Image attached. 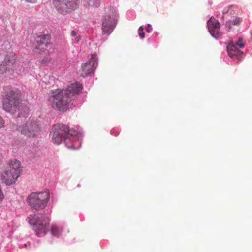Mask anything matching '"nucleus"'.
<instances>
[{"instance_id": "f257e3e1", "label": "nucleus", "mask_w": 252, "mask_h": 252, "mask_svg": "<svg viewBox=\"0 0 252 252\" xmlns=\"http://www.w3.org/2000/svg\"><path fill=\"white\" fill-rule=\"evenodd\" d=\"M63 140L68 148L77 149L80 146V142L77 131L70 130L68 126L65 125H56L52 129V141L55 144L59 145Z\"/></svg>"}, {"instance_id": "f03ea898", "label": "nucleus", "mask_w": 252, "mask_h": 252, "mask_svg": "<svg viewBox=\"0 0 252 252\" xmlns=\"http://www.w3.org/2000/svg\"><path fill=\"white\" fill-rule=\"evenodd\" d=\"M21 171L20 162L15 159L11 160L8 167L1 174L2 183L8 186L15 184L20 176Z\"/></svg>"}, {"instance_id": "7ed1b4c3", "label": "nucleus", "mask_w": 252, "mask_h": 252, "mask_svg": "<svg viewBox=\"0 0 252 252\" xmlns=\"http://www.w3.org/2000/svg\"><path fill=\"white\" fill-rule=\"evenodd\" d=\"M69 99L63 90L57 89L52 92L49 101L53 108L61 111H65L69 107Z\"/></svg>"}, {"instance_id": "20e7f679", "label": "nucleus", "mask_w": 252, "mask_h": 252, "mask_svg": "<svg viewBox=\"0 0 252 252\" xmlns=\"http://www.w3.org/2000/svg\"><path fill=\"white\" fill-rule=\"evenodd\" d=\"M50 193L47 191L35 192L31 193L27 197V203L36 210L44 209L49 200Z\"/></svg>"}, {"instance_id": "39448f33", "label": "nucleus", "mask_w": 252, "mask_h": 252, "mask_svg": "<svg viewBox=\"0 0 252 252\" xmlns=\"http://www.w3.org/2000/svg\"><path fill=\"white\" fill-rule=\"evenodd\" d=\"M21 100L13 90L7 91L3 100V108L6 111L13 113L19 108Z\"/></svg>"}, {"instance_id": "423d86ee", "label": "nucleus", "mask_w": 252, "mask_h": 252, "mask_svg": "<svg viewBox=\"0 0 252 252\" xmlns=\"http://www.w3.org/2000/svg\"><path fill=\"white\" fill-rule=\"evenodd\" d=\"M18 130L25 136L33 138L38 135L41 131V128L36 121L29 120L25 124L19 126Z\"/></svg>"}, {"instance_id": "0eeeda50", "label": "nucleus", "mask_w": 252, "mask_h": 252, "mask_svg": "<svg viewBox=\"0 0 252 252\" xmlns=\"http://www.w3.org/2000/svg\"><path fill=\"white\" fill-rule=\"evenodd\" d=\"M49 219L47 217H39L33 215L29 218V223L35 226V231L37 235H45L47 233V228L49 223Z\"/></svg>"}, {"instance_id": "6e6552de", "label": "nucleus", "mask_w": 252, "mask_h": 252, "mask_svg": "<svg viewBox=\"0 0 252 252\" xmlns=\"http://www.w3.org/2000/svg\"><path fill=\"white\" fill-rule=\"evenodd\" d=\"M53 4L58 12L65 14L77 8L78 0H54Z\"/></svg>"}, {"instance_id": "1a4fd4ad", "label": "nucleus", "mask_w": 252, "mask_h": 252, "mask_svg": "<svg viewBox=\"0 0 252 252\" xmlns=\"http://www.w3.org/2000/svg\"><path fill=\"white\" fill-rule=\"evenodd\" d=\"M117 23V15L114 9H111L109 13L104 17L102 30L103 34H109Z\"/></svg>"}, {"instance_id": "9d476101", "label": "nucleus", "mask_w": 252, "mask_h": 252, "mask_svg": "<svg viewBox=\"0 0 252 252\" xmlns=\"http://www.w3.org/2000/svg\"><path fill=\"white\" fill-rule=\"evenodd\" d=\"M97 64V58L95 55H92L89 61L82 64L79 70L80 76L85 77L90 74L94 73Z\"/></svg>"}, {"instance_id": "9b49d317", "label": "nucleus", "mask_w": 252, "mask_h": 252, "mask_svg": "<svg viewBox=\"0 0 252 252\" xmlns=\"http://www.w3.org/2000/svg\"><path fill=\"white\" fill-rule=\"evenodd\" d=\"M15 60L16 58L12 54L7 55L5 57L2 63L0 65V76L3 75L7 76L13 72L10 67L14 65Z\"/></svg>"}, {"instance_id": "f8f14e48", "label": "nucleus", "mask_w": 252, "mask_h": 252, "mask_svg": "<svg viewBox=\"0 0 252 252\" xmlns=\"http://www.w3.org/2000/svg\"><path fill=\"white\" fill-rule=\"evenodd\" d=\"M209 31L211 35L215 38H218L221 36L220 32V24L218 20L212 17L207 22Z\"/></svg>"}, {"instance_id": "ddd939ff", "label": "nucleus", "mask_w": 252, "mask_h": 252, "mask_svg": "<svg viewBox=\"0 0 252 252\" xmlns=\"http://www.w3.org/2000/svg\"><path fill=\"white\" fill-rule=\"evenodd\" d=\"M82 89V85L79 83H72L65 90H63L65 94L69 98L73 96L78 95Z\"/></svg>"}, {"instance_id": "4468645a", "label": "nucleus", "mask_w": 252, "mask_h": 252, "mask_svg": "<svg viewBox=\"0 0 252 252\" xmlns=\"http://www.w3.org/2000/svg\"><path fill=\"white\" fill-rule=\"evenodd\" d=\"M227 49L228 54L231 58L237 59L239 60L241 59L243 52L238 49L232 42L229 43Z\"/></svg>"}, {"instance_id": "2eb2a0df", "label": "nucleus", "mask_w": 252, "mask_h": 252, "mask_svg": "<svg viewBox=\"0 0 252 252\" xmlns=\"http://www.w3.org/2000/svg\"><path fill=\"white\" fill-rule=\"evenodd\" d=\"M50 42V37L47 35H44L40 38V41H38V45L36 47V49L43 50L45 49V47L47 46V45Z\"/></svg>"}, {"instance_id": "dca6fc26", "label": "nucleus", "mask_w": 252, "mask_h": 252, "mask_svg": "<svg viewBox=\"0 0 252 252\" xmlns=\"http://www.w3.org/2000/svg\"><path fill=\"white\" fill-rule=\"evenodd\" d=\"M63 231L62 227L56 225H52L51 228L52 235L57 237H59L62 235Z\"/></svg>"}, {"instance_id": "f3484780", "label": "nucleus", "mask_w": 252, "mask_h": 252, "mask_svg": "<svg viewBox=\"0 0 252 252\" xmlns=\"http://www.w3.org/2000/svg\"><path fill=\"white\" fill-rule=\"evenodd\" d=\"M84 5L86 7H97L99 5V0H83Z\"/></svg>"}, {"instance_id": "a211bd4d", "label": "nucleus", "mask_w": 252, "mask_h": 252, "mask_svg": "<svg viewBox=\"0 0 252 252\" xmlns=\"http://www.w3.org/2000/svg\"><path fill=\"white\" fill-rule=\"evenodd\" d=\"M235 45V46L237 45L240 48H243L244 47V44L243 43V39L242 38H239Z\"/></svg>"}, {"instance_id": "6ab92c4d", "label": "nucleus", "mask_w": 252, "mask_h": 252, "mask_svg": "<svg viewBox=\"0 0 252 252\" xmlns=\"http://www.w3.org/2000/svg\"><path fill=\"white\" fill-rule=\"evenodd\" d=\"M4 126V121L0 115V129L3 127Z\"/></svg>"}, {"instance_id": "aec40b11", "label": "nucleus", "mask_w": 252, "mask_h": 252, "mask_svg": "<svg viewBox=\"0 0 252 252\" xmlns=\"http://www.w3.org/2000/svg\"><path fill=\"white\" fill-rule=\"evenodd\" d=\"M241 23L239 18H236L233 21V24L234 25H238Z\"/></svg>"}, {"instance_id": "412c9836", "label": "nucleus", "mask_w": 252, "mask_h": 252, "mask_svg": "<svg viewBox=\"0 0 252 252\" xmlns=\"http://www.w3.org/2000/svg\"><path fill=\"white\" fill-rule=\"evenodd\" d=\"M139 35L141 38H143L145 37V33L143 31H139Z\"/></svg>"}, {"instance_id": "4be33fe9", "label": "nucleus", "mask_w": 252, "mask_h": 252, "mask_svg": "<svg viewBox=\"0 0 252 252\" xmlns=\"http://www.w3.org/2000/svg\"><path fill=\"white\" fill-rule=\"evenodd\" d=\"M226 27H227L229 30H230L232 28V25L230 21L226 22Z\"/></svg>"}, {"instance_id": "5701e85b", "label": "nucleus", "mask_w": 252, "mask_h": 252, "mask_svg": "<svg viewBox=\"0 0 252 252\" xmlns=\"http://www.w3.org/2000/svg\"><path fill=\"white\" fill-rule=\"evenodd\" d=\"M231 7H228L225 8L223 10V14L224 15L225 14L229 12V9Z\"/></svg>"}, {"instance_id": "b1692460", "label": "nucleus", "mask_w": 252, "mask_h": 252, "mask_svg": "<svg viewBox=\"0 0 252 252\" xmlns=\"http://www.w3.org/2000/svg\"><path fill=\"white\" fill-rule=\"evenodd\" d=\"M71 35L72 36H76L77 35V32L75 31H72L71 32Z\"/></svg>"}, {"instance_id": "393cba45", "label": "nucleus", "mask_w": 252, "mask_h": 252, "mask_svg": "<svg viewBox=\"0 0 252 252\" xmlns=\"http://www.w3.org/2000/svg\"><path fill=\"white\" fill-rule=\"evenodd\" d=\"M139 31H143V28L142 26H140L139 28V29H138V32Z\"/></svg>"}, {"instance_id": "a878e982", "label": "nucleus", "mask_w": 252, "mask_h": 252, "mask_svg": "<svg viewBox=\"0 0 252 252\" xmlns=\"http://www.w3.org/2000/svg\"><path fill=\"white\" fill-rule=\"evenodd\" d=\"M80 40V37H77L75 39V40L77 42H79Z\"/></svg>"}]
</instances>
